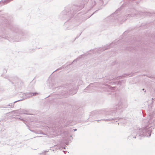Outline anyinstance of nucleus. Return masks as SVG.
I'll return each mask as SVG.
<instances>
[{"label": "nucleus", "instance_id": "nucleus-5", "mask_svg": "<svg viewBox=\"0 0 155 155\" xmlns=\"http://www.w3.org/2000/svg\"><path fill=\"white\" fill-rule=\"evenodd\" d=\"M75 61H76V60H74V61H73V62H74Z\"/></svg>", "mask_w": 155, "mask_h": 155}, {"label": "nucleus", "instance_id": "nucleus-4", "mask_svg": "<svg viewBox=\"0 0 155 155\" xmlns=\"http://www.w3.org/2000/svg\"><path fill=\"white\" fill-rule=\"evenodd\" d=\"M80 82H81V83H82V81H80Z\"/></svg>", "mask_w": 155, "mask_h": 155}, {"label": "nucleus", "instance_id": "nucleus-1", "mask_svg": "<svg viewBox=\"0 0 155 155\" xmlns=\"http://www.w3.org/2000/svg\"><path fill=\"white\" fill-rule=\"evenodd\" d=\"M77 90V89H73V90L71 89L69 90V92L68 93V91H66V89L64 88L63 90V91L62 92V94H74L76 93Z\"/></svg>", "mask_w": 155, "mask_h": 155}, {"label": "nucleus", "instance_id": "nucleus-3", "mask_svg": "<svg viewBox=\"0 0 155 155\" xmlns=\"http://www.w3.org/2000/svg\"><path fill=\"white\" fill-rule=\"evenodd\" d=\"M39 93H31L29 94H25V96L27 97H31L33 96H36L37 94H39Z\"/></svg>", "mask_w": 155, "mask_h": 155}, {"label": "nucleus", "instance_id": "nucleus-2", "mask_svg": "<svg viewBox=\"0 0 155 155\" xmlns=\"http://www.w3.org/2000/svg\"><path fill=\"white\" fill-rule=\"evenodd\" d=\"M93 84L92 83L90 85L88 86L84 90V91L86 92L87 91V90H89V91H91L92 89L96 88V87L93 86Z\"/></svg>", "mask_w": 155, "mask_h": 155}]
</instances>
